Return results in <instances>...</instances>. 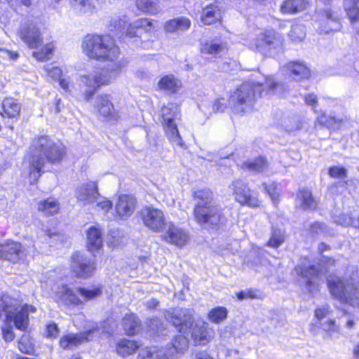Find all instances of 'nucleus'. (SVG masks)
<instances>
[{"instance_id":"obj_1","label":"nucleus","mask_w":359,"mask_h":359,"mask_svg":"<svg viewBox=\"0 0 359 359\" xmlns=\"http://www.w3.org/2000/svg\"><path fill=\"white\" fill-rule=\"evenodd\" d=\"M65 155L66 149L62 143L55 142L48 136L34 139L27 156L30 183L38 181L46 161L57 163L62 161Z\"/></svg>"},{"instance_id":"obj_2","label":"nucleus","mask_w":359,"mask_h":359,"mask_svg":"<svg viewBox=\"0 0 359 359\" xmlns=\"http://www.w3.org/2000/svg\"><path fill=\"white\" fill-rule=\"evenodd\" d=\"M195 205L194 219L201 226L215 227L223 223L224 217L222 209L213 200L210 189H201L194 192Z\"/></svg>"},{"instance_id":"obj_3","label":"nucleus","mask_w":359,"mask_h":359,"mask_svg":"<svg viewBox=\"0 0 359 359\" xmlns=\"http://www.w3.org/2000/svg\"><path fill=\"white\" fill-rule=\"evenodd\" d=\"M331 295L340 302L359 306V280L357 271L345 277L330 276L327 280Z\"/></svg>"},{"instance_id":"obj_4","label":"nucleus","mask_w":359,"mask_h":359,"mask_svg":"<svg viewBox=\"0 0 359 359\" xmlns=\"http://www.w3.org/2000/svg\"><path fill=\"white\" fill-rule=\"evenodd\" d=\"M82 47L90 59L114 61L120 55V49L109 35H88Z\"/></svg>"},{"instance_id":"obj_5","label":"nucleus","mask_w":359,"mask_h":359,"mask_svg":"<svg viewBox=\"0 0 359 359\" xmlns=\"http://www.w3.org/2000/svg\"><path fill=\"white\" fill-rule=\"evenodd\" d=\"M262 84L255 82L242 83L231 95L233 109L238 114L250 111L256 99L261 95Z\"/></svg>"},{"instance_id":"obj_6","label":"nucleus","mask_w":359,"mask_h":359,"mask_svg":"<svg viewBox=\"0 0 359 359\" xmlns=\"http://www.w3.org/2000/svg\"><path fill=\"white\" fill-rule=\"evenodd\" d=\"M18 303L15 299L8 295L0 297V318L5 315L8 320H14L15 327L21 330L27 328L28 325V315L24 310L18 311Z\"/></svg>"},{"instance_id":"obj_7","label":"nucleus","mask_w":359,"mask_h":359,"mask_svg":"<svg viewBox=\"0 0 359 359\" xmlns=\"http://www.w3.org/2000/svg\"><path fill=\"white\" fill-rule=\"evenodd\" d=\"M180 111L177 104L170 103L161 109L163 125L166 136L175 145L184 147V144L180 135L175 119L177 118Z\"/></svg>"},{"instance_id":"obj_8","label":"nucleus","mask_w":359,"mask_h":359,"mask_svg":"<svg viewBox=\"0 0 359 359\" xmlns=\"http://www.w3.org/2000/svg\"><path fill=\"white\" fill-rule=\"evenodd\" d=\"M295 271L302 278L309 292H311L318 285V278L327 271V269H323L314 264L307 263L304 259L301 263L295 267Z\"/></svg>"},{"instance_id":"obj_9","label":"nucleus","mask_w":359,"mask_h":359,"mask_svg":"<svg viewBox=\"0 0 359 359\" xmlns=\"http://www.w3.org/2000/svg\"><path fill=\"white\" fill-rule=\"evenodd\" d=\"M229 189L235 201L241 205L252 208L259 205L258 198L252 194L248 184L243 180L240 179L233 180L229 185Z\"/></svg>"},{"instance_id":"obj_10","label":"nucleus","mask_w":359,"mask_h":359,"mask_svg":"<svg viewBox=\"0 0 359 359\" xmlns=\"http://www.w3.org/2000/svg\"><path fill=\"white\" fill-rule=\"evenodd\" d=\"M143 224L154 232H160L165 226V217L162 210L152 207H145L141 210Z\"/></svg>"},{"instance_id":"obj_11","label":"nucleus","mask_w":359,"mask_h":359,"mask_svg":"<svg viewBox=\"0 0 359 359\" xmlns=\"http://www.w3.org/2000/svg\"><path fill=\"white\" fill-rule=\"evenodd\" d=\"M71 269L76 277L88 278L95 269V262L83 254L76 252L72 257Z\"/></svg>"},{"instance_id":"obj_12","label":"nucleus","mask_w":359,"mask_h":359,"mask_svg":"<svg viewBox=\"0 0 359 359\" xmlns=\"http://www.w3.org/2000/svg\"><path fill=\"white\" fill-rule=\"evenodd\" d=\"M194 311L189 309H175L165 314L167 320L179 327L180 332L185 333L193 325Z\"/></svg>"},{"instance_id":"obj_13","label":"nucleus","mask_w":359,"mask_h":359,"mask_svg":"<svg viewBox=\"0 0 359 359\" xmlns=\"http://www.w3.org/2000/svg\"><path fill=\"white\" fill-rule=\"evenodd\" d=\"M75 197L83 206L95 204L100 198L97 182L89 181L78 186L75 190Z\"/></svg>"},{"instance_id":"obj_14","label":"nucleus","mask_w":359,"mask_h":359,"mask_svg":"<svg viewBox=\"0 0 359 359\" xmlns=\"http://www.w3.org/2000/svg\"><path fill=\"white\" fill-rule=\"evenodd\" d=\"M25 256V249L20 243L11 241L0 245V259L16 263Z\"/></svg>"},{"instance_id":"obj_15","label":"nucleus","mask_w":359,"mask_h":359,"mask_svg":"<svg viewBox=\"0 0 359 359\" xmlns=\"http://www.w3.org/2000/svg\"><path fill=\"white\" fill-rule=\"evenodd\" d=\"M163 238L170 244L182 248L189 241V236L184 229L169 222Z\"/></svg>"},{"instance_id":"obj_16","label":"nucleus","mask_w":359,"mask_h":359,"mask_svg":"<svg viewBox=\"0 0 359 359\" xmlns=\"http://www.w3.org/2000/svg\"><path fill=\"white\" fill-rule=\"evenodd\" d=\"M137 207L136 198L128 194L121 195L115 205L116 214L121 219L130 217Z\"/></svg>"},{"instance_id":"obj_17","label":"nucleus","mask_w":359,"mask_h":359,"mask_svg":"<svg viewBox=\"0 0 359 359\" xmlns=\"http://www.w3.org/2000/svg\"><path fill=\"white\" fill-rule=\"evenodd\" d=\"M20 36L30 48H37L43 42L40 29L34 24H29L22 28Z\"/></svg>"},{"instance_id":"obj_18","label":"nucleus","mask_w":359,"mask_h":359,"mask_svg":"<svg viewBox=\"0 0 359 359\" xmlns=\"http://www.w3.org/2000/svg\"><path fill=\"white\" fill-rule=\"evenodd\" d=\"M55 299L59 304L66 306H79L83 304V301L76 293L66 285L58 287L55 294Z\"/></svg>"},{"instance_id":"obj_19","label":"nucleus","mask_w":359,"mask_h":359,"mask_svg":"<svg viewBox=\"0 0 359 359\" xmlns=\"http://www.w3.org/2000/svg\"><path fill=\"white\" fill-rule=\"evenodd\" d=\"M95 330V329H92L78 334L64 336L60 339V344L63 348H70L85 341H89L92 339Z\"/></svg>"},{"instance_id":"obj_20","label":"nucleus","mask_w":359,"mask_h":359,"mask_svg":"<svg viewBox=\"0 0 359 359\" xmlns=\"http://www.w3.org/2000/svg\"><path fill=\"white\" fill-rule=\"evenodd\" d=\"M96 107L100 114L109 121H117L119 118L118 112L115 111L112 103L107 95H102L97 98Z\"/></svg>"},{"instance_id":"obj_21","label":"nucleus","mask_w":359,"mask_h":359,"mask_svg":"<svg viewBox=\"0 0 359 359\" xmlns=\"http://www.w3.org/2000/svg\"><path fill=\"white\" fill-rule=\"evenodd\" d=\"M109 26L111 32H113L115 35L125 34L126 36L132 38L137 36L140 34V30L133 28V24L128 26L126 21L118 18L112 19Z\"/></svg>"},{"instance_id":"obj_22","label":"nucleus","mask_w":359,"mask_h":359,"mask_svg":"<svg viewBox=\"0 0 359 359\" xmlns=\"http://www.w3.org/2000/svg\"><path fill=\"white\" fill-rule=\"evenodd\" d=\"M221 7L217 2L209 4L203 8L201 20L204 25H212L222 18Z\"/></svg>"},{"instance_id":"obj_23","label":"nucleus","mask_w":359,"mask_h":359,"mask_svg":"<svg viewBox=\"0 0 359 359\" xmlns=\"http://www.w3.org/2000/svg\"><path fill=\"white\" fill-rule=\"evenodd\" d=\"M192 337L194 341L200 344H205L210 341L214 336V331L209 327L206 323L196 324L193 328Z\"/></svg>"},{"instance_id":"obj_24","label":"nucleus","mask_w":359,"mask_h":359,"mask_svg":"<svg viewBox=\"0 0 359 359\" xmlns=\"http://www.w3.org/2000/svg\"><path fill=\"white\" fill-rule=\"evenodd\" d=\"M309 0H285L280 6V11L284 14H295L309 8Z\"/></svg>"},{"instance_id":"obj_25","label":"nucleus","mask_w":359,"mask_h":359,"mask_svg":"<svg viewBox=\"0 0 359 359\" xmlns=\"http://www.w3.org/2000/svg\"><path fill=\"white\" fill-rule=\"evenodd\" d=\"M81 86L85 88L83 94L87 100H89L100 87L98 81L95 74H89L81 76Z\"/></svg>"},{"instance_id":"obj_26","label":"nucleus","mask_w":359,"mask_h":359,"mask_svg":"<svg viewBox=\"0 0 359 359\" xmlns=\"http://www.w3.org/2000/svg\"><path fill=\"white\" fill-rule=\"evenodd\" d=\"M191 27V20L186 17L176 18L167 21L164 24V30L166 32H182L188 30Z\"/></svg>"},{"instance_id":"obj_27","label":"nucleus","mask_w":359,"mask_h":359,"mask_svg":"<svg viewBox=\"0 0 359 359\" xmlns=\"http://www.w3.org/2000/svg\"><path fill=\"white\" fill-rule=\"evenodd\" d=\"M137 359H170L165 347H145L142 348Z\"/></svg>"},{"instance_id":"obj_28","label":"nucleus","mask_w":359,"mask_h":359,"mask_svg":"<svg viewBox=\"0 0 359 359\" xmlns=\"http://www.w3.org/2000/svg\"><path fill=\"white\" fill-rule=\"evenodd\" d=\"M123 65L118 62L115 63L111 68L102 69L100 72L95 74L96 75L100 87L109 83L118 74Z\"/></svg>"},{"instance_id":"obj_29","label":"nucleus","mask_w":359,"mask_h":359,"mask_svg":"<svg viewBox=\"0 0 359 359\" xmlns=\"http://www.w3.org/2000/svg\"><path fill=\"white\" fill-rule=\"evenodd\" d=\"M48 76L53 80L59 82L60 86L65 91L69 92L71 90L72 83L69 78L62 76V71L57 67H46L45 68Z\"/></svg>"},{"instance_id":"obj_30","label":"nucleus","mask_w":359,"mask_h":359,"mask_svg":"<svg viewBox=\"0 0 359 359\" xmlns=\"http://www.w3.org/2000/svg\"><path fill=\"white\" fill-rule=\"evenodd\" d=\"M140 347L137 341L123 339L117 343L116 350L119 355L127 357L133 354Z\"/></svg>"},{"instance_id":"obj_31","label":"nucleus","mask_w":359,"mask_h":359,"mask_svg":"<svg viewBox=\"0 0 359 359\" xmlns=\"http://www.w3.org/2000/svg\"><path fill=\"white\" fill-rule=\"evenodd\" d=\"M160 89L165 90L170 93H175L182 87V83L173 75L164 76L158 83Z\"/></svg>"},{"instance_id":"obj_32","label":"nucleus","mask_w":359,"mask_h":359,"mask_svg":"<svg viewBox=\"0 0 359 359\" xmlns=\"http://www.w3.org/2000/svg\"><path fill=\"white\" fill-rule=\"evenodd\" d=\"M287 68L290 72V76L294 80L300 81L308 79L310 76L309 69L302 63L292 62L287 64Z\"/></svg>"},{"instance_id":"obj_33","label":"nucleus","mask_w":359,"mask_h":359,"mask_svg":"<svg viewBox=\"0 0 359 359\" xmlns=\"http://www.w3.org/2000/svg\"><path fill=\"white\" fill-rule=\"evenodd\" d=\"M87 239L88 248L90 251L97 250L102 246V232L97 227L89 228Z\"/></svg>"},{"instance_id":"obj_34","label":"nucleus","mask_w":359,"mask_h":359,"mask_svg":"<svg viewBox=\"0 0 359 359\" xmlns=\"http://www.w3.org/2000/svg\"><path fill=\"white\" fill-rule=\"evenodd\" d=\"M38 210L45 216H51L58 212L60 205L53 198L41 201L37 204Z\"/></svg>"},{"instance_id":"obj_35","label":"nucleus","mask_w":359,"mask_h":359,"mask_svg":"<svg viewBox=\"0 0 359 359\" xmlns=\"http://www.w3.org/2000/svg\"><path fill=\"white\" fill-rule=\"evenodd\" d=\"M4 114L2 116H6L8 118H15L19 116L21 106L18 102L12 98H6L2 103Z\"/></svg>"},{"instance_id":"obj_36","label":"nucleus","mask_w":359,"mask_h":359,"mask_svg":"<svg viewBox=\"0 0 359 359\" xmlns=\"http://www.w3.org/2000/svg\"><path fill=\"white\" fill-rule=\"evenodd\" d=\"M324 14L326 18V21L325 22V27L320 32L328 34L340 30L341 25L334 13L330 9H327L324 11Z\"/></svg>"},{"instance_id":"obj_37","label":"nucleus","mask_w":359,"mask_h":359,"mask_svg":"<svg viewBox=\"0 0 359 359\" xmlns=\"http://www.w3.org/2000/svg\"><path fill=\"white\" fill-rule=\"evenodd\" d=\"M188 339L184 335H178L175 338L171 346H166L165 348L170 359H172L175 354L179 352H183L188 348Z\"/></svg>"},{"instance_id":"obj_38","label":"nucleus","mask_w":359,"mask_h":359,"mask_svg":"<svg viewBox=\"0 0 359 359\" xmlns=\"http://www.w3.org/2000/svg\"><path fill=\"white\" fill-rule=\"evenodd\" d=\"M297 198L304 210H314L317 207L316 201L313 198L311 191L308 189L299 190L297 193Z\"/></svg>"},{"instance_id":"obj_39","label":"nucleus","mask_w":359,"mask_h":359,"mask_svg":"<svg viewBox=\"0 0 359 359\" xmlns=\"http://www.w3.org/2000/svg\"><path fill=\"white\" fill-rule=\"evenodd\" d=\"M269 163L266 159L264 157H259L252 161L244 162L241 168L252 172H262L268 168Z\"/></svg>"},{"instance_id":"obj_40","label":"nucleus","mask_w":359,"mask_h":359,"mask_svg":"<svg viewBox=\"0 0 359 359\" xmlns=\"http://www.w3.org/2000/svg\"><path fill=\"white\" fill-rule=\"evenodd\" d=\"M263 39L265 40V43L270 47L281 49L283 46V37L276 33L274 30H266L264 33L261 34Z\"/></svg>"},{"instance_id":"obj_41","label":"nucleus","mask_w":359,"mask_h":359,"mask_svg":"<svg viewBox=\"0 0 359 359\" xmlns=\"http://www.w3.org/2000/svg\"><path fill=\"white\" fill-rule=\"evenodd\" d=\"M72 7L79 14H89L94 12L93 0H71Z\"/></svg>"},{"instance_id":"obj_42","label":"nucleus","mask_w":359,"mask_h":359,"mask_svg":"<svg viewBox=\"0 0 359 359\" xmlns=\"http://www.w3.org/2000/svg\"><path fill=\"white\" fill-rule=\"evenodd\" d=\"M77 293L80 295L83 304L100 297L102 294V288L99 287H79L76 289Z\"/></svg>"},{"instance_id":"obj_43","label":"nucleus","mask_w":359,"mask_h":359,"mask_svg":"<svg viewBox=\"0 0 359 359\" xmlns=\"http://www.w3.org/2000/svg\"><path fill=\"white\" fill-rule=\"evenodd\" d=\"M123 327L128 335H133L140 328L137 318L133 314H127L123 318Z\"/></svg>"},{"instance_id":"obj_44","label":"nucleus","mask_w":359,"mask_h":359,"mask_svg":"<svg viewBox=\"0 0 359 359\" xmlns=\"http://www.w3.org/2000/svg\"><path fill=\"white\" fill-rule=\"evenodd\" d=\"M225 47L223 44L206 43L202 46L201 53L205 57L210 58L222 53Z\"/></svg>"},{"instance_id":"obj_45","label":"nucleus","mask_w":359,"mask_h":359,"mask_svg":"<svg viewBox=\"0 0 359 359\" xmlns=\"http://www.w3.org/2000/svg\"><path fill=\"white\" fill-rule=\"evenodd\" d=\"M137 8L144 13L156 14L160 11L157 0H136Z\"/></svg>"},{"instance_id":"obj_46","label":"nucleus","mask_w":359,"mask_h":359,"mask_svg":"<svg viewBox=\"0 0 359 359\" xmlns=\"http://www.w3.org/2000/svg\"><path fill=\"white\" fill-rule=\"evenodd\" d=\"M227 313L228 311L225 307H215L209 312L208 319L215 323H219L226 318Z\"/></svg>"},{"instance_id":"obj_47","label":"nucleus","mask_w":359,"mask_h":359,"mask_svg":"<svg viewBox=\"0 0 359 359\" xmlns=\"http://www.w3.org/2000/svg\"><path fill=\"white\" fill-rule=\"evenodd\" d=\"M285 236L280 229L272 228L271 236L267 245L273 248L279 247L285 241Z\"/></svg>"},{"instance_id":"obj_48","label":"nucleus","mask_w":359,"mask_h":359,"mask_svg":"<svg viewBox=\"0 0 359 359\" xmlns=\"http://www.w3.org/2000/svg\"><path fill=\"white\" fill-rule=\"evenodd\" d=\"M19 350L27 354H30L34 351V345L32 341L29 334H24L18 341Z\"/></svg>"},{"instance_id":"obj_49","label":"nucleus","mask_w":359,"mask_h":359,"mask_svg":"<svg viewBox=\"0 0 359 359\" xmlns=\"http://www.w3.org/2000/svg\"><path fill=\"white\" fill-rule=\"evenodd\" d=\"M125 237L118 229H112L107 236V243L110 246L116 247L123 243Z\"/></svg>"},{"instance_id":"obj_50","label":"nucleus","mask_w":359,"mask_h":359,"mask_svg":"<svg viewBox=\"0 0 359 359\" xmlns=\"http://www.w3.org/2000/svg\"><path fill=\"white\" fill-rule=\"evenodd\" d=\"M55 46L53 43H48L40 52H33V56L39 61L49 60L53 54Z\"/></svg>"},{"instance_id":"obj_51","label":"nucleus","mask_w":359,"mask_h":359,"mask_svg":"<svg viewBox=\"0 0 359 359\" xmlns=\"http://www.w3.org/2000/svg\"><path fill=\"white\" fill-rule=\"evenodd\" d=\"M318 122L320 125L325 126L328 128L336 129L339 127L341 120L334 116L323 114L318 118Z\"/></svg>"},{"instance_id":"obj_52","label":"nucleus","mask_w":359,"mask_h":359,"mask_svg":"<svg viewBox=\"0 0 359 359\" xmlns=\"http://www.w3.org/2000/svg\"><path fill=\"white\" fill-rule=\"evenodd\" d=\"M283 126L285 130L292 132L300 129L302 123L298 116H294L285 118L283 121Z\"/></svg>"},{"instance_id":"obj_53","label":"nucleus","mask_w":359,"mask_h":359,"mask_svg":"<svg viewBox=\"0 0 359 359\" xmlns=\"http://www.w3.org/2000/svg\"><path fill=\"white\" fill-rule=\"evenodd\" d=\"M305 31L304 26L301 25H293L290 32V39L295 41H302L305 38Z\"/></svg>"},{"instance_id":"obj_54","label":"nucleus","mask_w":359,"mask_h":359,"mask_svg":"<svg viewBox=\"0 0 359 359\" xmlns=\"http://www.w3.org/2000/svg\"><path fill=\"white\" fill-rule=\"evenodd\" d=\"M133 28H136V29L140 30V32L142 30L148 32L153 29V25L148 19L142 18L133 24Z\"/></svg>"},{"instance_id":"obj_55","label":"nucleus","mask_w":359,"mask_h":359,"mask_svg":"<svg viewBox=\"0 0 359 359\" xmlns=\"http://www.w3.org/2000/svg\"><path fill=\"white\" fill-rule=\"evenodd\" d=\"M334 222L341 226H356L357 222L347 214H341L334 217Z\"/></svg>"},{"instance_id":"obj_56","label":"nucleus","mask_w":359,"mask_h":359,"mask_svg":"<svg viewBox=\"0 0 359 359\" xmlns=\"http://www.w3.org/2000/svg\"><path fill=\"white\" fill-rule=\"evenodd\" d=\"M268 47L270 46L265 43V40L263 39L261 34L251 43V48L262 53H266Z\"/></svg>"},{"instance_id":"obj_57","label":"nucleus","mask_w":359,"mask_h":359,"mask_svg":"<svg viewBox=\"0 0 359 359\" xmlns=\"http://www.w3.org/2000/svg\"><path fill=\"white\" fill-rule=\"evenodd\" d=\"M311 232L313 234L326 233L332 235V231L325 224L321 222H315L311 226Z\"/></svg>"},{"instance_id":"obj_58","label":"nucleus","mask_w":359,"mask_h":359,"mask_svg":"<svg viewBox=\"0 0 359 359\" xmlns=\"http://www.w3.org/2000/svg\"><path fill=\"white\" fill-rule=\"evenodd\" d=\"M95 208L107 213L112 208V203L107 198L101 197L95 201Z\"/></svg>"},{"instance_id":"obj_59","label":"nucleus","mask_w":359,"mask_h":359,"mask_svg":"<svg viewBox=\"0 0 359 359\" xmlns=\"http://www.w3.org/2000/svg\"><path fill=\"white\" fill-rule=\"evenodd\" d=\"M322 327L323 330L327 332L330 335L339 332V327L335 324V322L332 320L325 322L322 325Z\"/></svg>"},{"instance_id":"obj_60","label":"nucleus","mask_w":359,"mask_h":359,"mask_svg":"<svg viewBox=\"0 0 359 359\" xmlns=\"http://www.w3.org/2000/svg\"><path fill=\"white\" fill-rule=\"evenodd\" d=\"M265 189L267 191L268 194L271 196V199L274 203L278 200L279 196V193L278 191L277 185L275 183H272L267 186L264 184Z\"/></svg>"},{"instance_id":"obj_61","label":"nucleus","mask_w":359,"mask_h":359,"mask_svg":"<svg viewBox=\"0 0 359 359\" xmlns=\"http://www.w3.org/2000/svg\"><path fill=\"white\" fill-rule=\"evenodd\" d=\"M345 11L352 24L359 21V6L351 8L350 10H345Z\"/></svg>"},{"instance_id":"obj_62","label":"nucleus","mask_w":359,"mask_h":359,"mask_svg":"<svg viewBox=\"0 0 359 359\" xmlns=\"http://www.w3.org/2000/svg\"><path fill=\"white\" fill-rule=\"evenodd\" d=\"M329 174L332 177L341 178L346 175V170L344 168L332 167L329 170Z\"/></svg>"},{"instance_id":"obj_63","label":"nucleus","mask_w":359,"mask_h":359,"mask_svg":"<svg viewBox=\"0 0 359 359\" xmlns=\"http://www.w3.org/2000/svg\"><path fill=\"white\" fill-rule=\"evenodd\" d=\"M59 329L57 325L54 323H50L46 325V336L47 337L55 338L59 334Z\"/></svg>"},{"instance_id":"obj_64","label":"nucleus","mask_w":359,"mask_h":359,"mask_svg":"<svg viewBox=\"0 0 359 359\" xmlns=\"http://www.w3.org/2000/svg\"><path fill=\"white\" fill-rule=\"evenodd\" d=\"M162 323L158 319H153L149 323V332L152 334H158L160 332V327H162Z\"/></svg>"}]
</instances>
